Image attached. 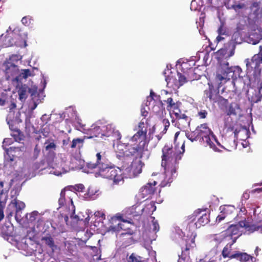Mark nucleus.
I'll return each instance as SVG.
<instances>
[{"instance_id":"35","label":"nucleus","mask_w":262,"mask_h":262,"mask_svg":"<svg viewBox=\"0 0 262 262\" xmlns=\"http://www.w3.org/2000/svg\"><path fill=\"white\" fill-rule=\"evenodd\" d=\"M83 139L81 138L74 139L72 142L71 147L79 149L83 146Z\"/></svg>"},{"instance_id":"26","label":"nucleus","mask_w":262,"mask_h":262,"mask_svg":"<svg viewBox=\"0 0 262 262\" xmlns=\"http://www.w3.org/2000/svg\"><path fill=\"white\" fill-rule=\"evenodd\" d=\"M251 256L246 253L236 252L230 255V258H235L241 262H246L249 260Z\"/></svg>"},{"instance_id":"45","label":"nucleus","mask_w":262,"mask_h":262,"mask_svg":"<svg viewBox=\"0 0 262 262\" xmlns=\"http://www.w3.org/2000/svg\"><path fill=\"white\" fill-rule=\"evenodd\" d=\"M154 96H157L156 94L153 92L152 91H150V96L147 97V101L146 102V106H148L150 105V103L152 102V104H154L155 103V101H153V98Z\"/></svg>"},{"instance_id":"53","label":"nucleus","mask_w":262,"mask_h":262,"mask_svg":"<svg viewBox=\"0 0 262 262\" xmlns=\"http://www.w3.org/2000/svg\"><path fill=\"white\" fill-rule=\"evenodd\" d=\"M21 21V23L25 26H29L31 23V18L29 16H25L22 18Z\"/></svg>"},{"instance_id":"28","label":"nucleus","mask_w":262,"mask_h":262,"mask_svg":"<svg viewBox=\"0 0 262 262\" xmlns=\"http://www.w3.org/2000/svg\"><path fill=\"white\" fill-rule=\"evenodd\" d=\"M232 239L231 243L227 244L222 251V254L224 258L229 257L230 258V255L231 254H230V253L231 250V246L236 242L237 237H232Z\"/></svg>"},{"instance_id":"27","label":"nucleus","mask_w":262,"mask_h":262,"mask_svg":"<svg viewBox=\"0 0 262 262\" xmlns=\"http://www.w3.org/2000/svg\"><path fill=\"white\" fill-rule=\"evenodd\" d=\"M5 150V164L10 166L12 165V163L14 161L15 158L17 157L16 155H14L13 152L8 151V148H4Z\"/></svg>"},{"instance_id":"60","label":"nucleus","mask_w":262,"mask_h":262,"mask_svg":"<svg viewBox=\"0 0 262 262\" xmlns=\"http://www.w3.org/2000/svg\"><path fill=\"white\" fill-rule=\"evenodd\" d=\"M178 119H181L182 121H185L186 123H189V121H188V117L184 114H181V118Z\"/></svg>"},{"instance_id":"20","label":"nucleus","mask_w":262,"mask_h":262,"mask_svg":"<svg viewBox=\"0 0 262 262\" xmlns=\"http://www.w3.org/2000/svg\"><path fill=\"white\" fill-rule=\"evenodd\" d=\"M13 180H11V182L7 184V186L5 189L1 190L0 192V207L5 208L7 200V192L11 187Z\"/></svg>"},{"instance_id":"41","label":"nucleus","mask_w":262,"mask_h":262,"mask_svg":"<svg viewBox=\"0 0 262 262\" xmlns=\"http://www.w3.org/2000/svg\"><path fill=\"white\" fill-rule=\"evenodd\" d=\"M13 137L14 138V140L16 142H17L21 144H22L23 143L21 142V141L24 140L25 137H24V135L19 130H16L13 134Z\"/></svg>"},{"instance_id":"36","label":"nucleus","mask_w":262,"mask_h":262,"mask_svg":"<svg viewBox=\"0 0 262 262\" xmlns=\"http://www.w3.org/2000/svg\"><path fill=\"white\" fill-rule=\"evenodd\" d=\"M234 209V206L231 205L222 206L220 207L221 213H223L226 215L231 213Z\"/></svg>"},{"instance_id":"49","label":"nucleus","mask_w":262,"mask_h":262,"mask_svg":"<svg viewBox=\"0 0 262 262\" xmlns=\"http://www.w3.org/2000/svg\"><path fill=\"white\" fill-rule=\"evenodd\" d=\"M13 140L11 138H8L4 139L3 142V145H2L3 149H4V148H7L6 147V146L11 145V144L13 143Z\"/></svg>"},{"instance_id":"6","label":"nucleus","mask_w":262,"mask_h":262,"mask_svg":"<svg viewBox=\"0 0 262 262\" xmlns=\"http://www.w3.org/2000/svg\"><path fill=\"white\" fill-rule=\"evenodd\" d=\"M244 228L247 231L250 233L253 232L255 231H258L260 233H262V225H256L251 224L249 221L245 220H241L237 224H232L229 225L227 229L222 232L223 235L226 237H232L233 235H237V238L242 235V231L241 229Z\"/></svg>"},{"instance_id":"40","label":"nucleus","mask_w":262,"mask_h":262,"mask_svg":"<svg viewBox=\"0 0 262 262\" xmlns=\"http://www.w3.org/2000/svg\"><path fill=\"white\" fill-rule=\"evenodd\" d=\"M247 213V210L244 205H242L241 204L240 207V211L237 214L236 217L237 218V220L238 219H241V220L247 221L246 219V217L245 216Z\"/></svg>"},{"instance_id":"52","label":"nucleus","mask_w":262,"mask_h":262,"mask_svg":"<svg viewBox=\"0 0 262 262\" xmlns=\"http://www.w3.org/2000/svg\"><path fill=\"white\" fill-rule=\"evenodd\" d=\"M74 189L77 191H78L81 194L83 193L84 192V191L83 190L84 189V186L83 184H77V185H76L74 187Z\"/></svg>"},{"instance_id":"37","label":"nucleus","mask_w":262,"mask_h":262,"mask_svg":"<svg viewBox=\"0 0 262 262\" xmlns=\"http://www.w3.org/2000/svg\"><path fill=\"white\" fill-rule=\"evenodd\" d=\"M183 64H186L188 66H195V61L194 60H188L185 58H182L177 61L176 66H182Z\"/></svg>"},{"instance_id":"4","label":"nucleus","mask_w":262,"mask_h":262,"mask_svg":"<svg viewBox=\"0 0 262 262\" xmlns=\"http://www.w3.org/2000/svg\"><path fill=\"white\" fill-rule=\"evenodd\" d=\"M90 134L91 138L112 136L115 139L120 140L121 138V134L116 129L115 125L105 120H99L93 124L90 129Z\"/></svg>"},{"instance_id":"19","label":"nucleus","mask_w":262,"mask_h":262,"mask_svg":"<svg viewBox=\"0 0 262 262\" xmlns=\"http://www.w3.org/2000/svg\"><path fill=\"white\" fill-rule=\"evenodd\" d=\"M22 56L17 54H12L7 58L4 66H17L21 62Z\"/></svg>"},{"instance_id":"61","label":"nucleus","mask_w":262,"mask_h":262,"mask_svg":"<svg viewBox=\"0 0 262 262\" xmlns=\"http://www.w3.org/2000/svg\"><path fill=\"white\" fill-rule=\"evenodd\" d=\"M141 114L143 117H146L148 114V112L146 110L144 107H142L141 109Z\"/></svg>"},{"instance_id":"54","label":"nucleus","mask_w":262,"mask_h":262,"mask_svg":"<svg viewBox=\"0 0 262 262\" xmlns=\"http://www.w3.org/2000/svg\"><path fill=\"white\" fill-rule=\"evenodd\" d=\"M55 148H56V145L53 142H51L50 143H49L46 146V149L47 150H54L55 149Z\"/></svg>"},{"instance_id":"39","label":"nucleus","mask_w":262,"mask_h":262,"mask_svg":"<svg viewBox=\"0 0 262 262\" xmlns=\"http://www.w3.org/2000/svg\"><path fill=\"white\" fill-rule=\"evenodd\" d=\"M239 110V107L236 104H231L228 111L227 115H236L238 111Z\"/></svg>"},{"instance_id":"13","label":"nucleus","mask_w":262,"mask_h":262,"mask_svg":"<svg viewBox=\"0 0 262 262\" xmlns=\"http://www.w3.org/2000/svg\"><path fill=\"white\" fill-rule=\"evenodd\" d=\"M249 17L254 23L257 22L262 17V10L260 8V3L254 2L250 7Z\"/></svg>"},{"instance_id":"24","label":"nucleus","mask_w":262,"mask_h":262,"mask_svg":"<svg viewBox=\"0 0 262 262\" xmlns=\"http://www.w3.org/2000/svg\"><path fill=\"white\" fill-rule=\"evenodd\" d=\"M246 66H250V64H253L254 66H259L262 63V54L258 53L255 54L251 58V61L249 59L245 60Z\"/></svg>"},{"instance_id":"44","label":"nucleus","mask_w":262,"mask_h":262,"mask_svg":"<svg viewBox=\"0 0 262 262\" xmlns=\"http://www.w3.org/2000/svg\"><path fill=\"white\" fill-rule=\"evenodd\" d=\"M188 248H186L184 251L182 250V254L181 255H179V258L178 260V262H182V261H184L187 257V255L188 254Z\"/></svg>"},{"instance_id":"25","label":"nucleus","mask_w":262,"mask_h":262,"mask_svg":"<svg viewBox=\"0 0 262 262\" xmlns=\"http://www.w3.org/2000/svg\"><path fill=\"white\" fill-rule=\"evenodd\" d=\"M144 163L140 160H135L131 164L133 170L137 177L142 172V169L144 166Z\"/></svg>"},{"instance_id":"12","label":"nucleus","mask_w":262,"mask_h":262,"mask_svg":"<svg viewBox=\"0 0 262 262\" xmlns=\"http://www.w3.org/2000/svg\"><path fill=\"white\" fill-rule=\"evenodd\" d=\"M43 81H41V83L43 85V88L42 90H39L38 91L37 87L36 85H32L31 88H29L28 93L30 94L31 96L32 97V99H37L38 100H41L43 99L45 96L43 95V89L46 88L47 83V79L46 77H45L43 75Z\"/></svg>"},{"instance_id":"31","label":"nucleus","mask_w":262,"mask_h":262,"mask_svg":"<svg viewBox=\"0 0 262 262\" xmlns=\"http://www.w3.org/2000/svg\"><path fill=\"white\" fill-rule=\"evenodd\" d=\"M26 150V147L23 143L19 146H13L8 148V151L11 152H13L16 156H20L21 154L24 152Z\"/></svg>"},{"instance_id":"64","label":"nucleus","mask_w":262,"mask_h":262,"mask_svg":"<svg viewBox=\"0 0 262 262\" xmlns=\"http://www.w3.org/2000/svg\"><path fill=\"white\" fill-rule=\"evenodd\" d=\"M75 114V120L76 121V123L79 125L80 127H81V120L79 118L78 116L76 114V113H74Z\"/></svg>"},{"instance_id":"55","label":"nucleus","mask_w":262,"mask_h":262,"mask_svg":"<svg viewBox=\"0 0 262 262\" xmlns=\"http://www.w3.org/2000/svg\"><path fill=\"white\" fill-rule=\"evenodd\" d=\"M133 233V231L132 230H129V231H126L123 230V231L120 233V235L122 236H131Z\"/></svg>"},{"instance_id":"32","label":"nucleus","mask_w":262,"mask_h":262,"mask_svg":"<svg viewBox=\"0 0 262 262\" xmlns=\"http://www.w3.org/2000/svg\"><path fill=\"white\" fill-rule=\"evenodd\" d=\"M156 210V207L153 202H150L147 204L142 209V212L146 214H150L153 213Z\"/></svg>"},{"instance_id":"56","label":"nucleus","mask_w":262,"mask_h":262,"mask_svg":"<svg viewBox=\"0 0 262 262\" xmlns=\"http://www.w3.org/2000/svg\"><path fill=\"white\" fill-rule=\"evenodd\" d=\"M245 7L244 4H239L238 5H233L232 6V8L233 9L236 11L239 9H243Z\"/></svg>"},{"instance_id":"2","label":"nucleus","mask_w":262,"mask_h":262,"mask_svg":"<svg viewBox=\"0 0 262 262\" xmlns=\"http://www.w3.org/2000/svg\"><path fill=\"white\" fill-rule=\"evenodd\" d=\"M97 161L96 163L86 162L82 169L84 172L90 173L93 172V170L98 167V171L95 173V177H101L103 178L113 180L115 184H118L123 181L121 170L117 169L106 161L105 158L100 152L96 154Z\"/></svg>"},{"instance_id":"29","label":"nucleus","mask_w":262,"mask_h":262,"mask_svg":"<svg viewBox=\"0 0 262 262\" xmlns=\"http://www.w3.org/2000/svg\"><path fill=\"white\" fill-rule=\"evenodd\" d=\"M29 87L26 84H21L19 88L18 93L19 99L21 101H24L27 98Z\"/></svg>"},{"instance_id":"16","label":"nucleus","mask_w":262,"mask_h":262,"mask_svg":"<svg viewBox=\"0 0 262 262\" xmlns=\"http://www.w3.org/2000/svg\"><path fill=\"white\" fill-rule=\"evenodd\" d=\"M157 184L156 181H154L153 183H148L140 189L139 196L142 199L147 198L146 199L149 198L150 196L154 194L156 188L155 186Z\"/></svg>"},{"instance_id":"47","label":"nucleus","mask_w":262,"mask_h":262,"mask_svg":"<svg viewBox=\"0 0 262 262\" xmlns=\"http://www.w3.org/2000/svg\"><path fill=\"white\" fill-rule=\"evenodd\" d=\"M250 197L249 193L247 191H245L243 194L242 198H241V203L242 204V205H245L246 201L249 199Z\"/></svg>"},{"instance_id":"14","label":"nucleus","mask_w":262,"mask_h":262,"mask_svg":"<svg viewBox=\"0 0 262 262\" xmlns=\"http://www.w3.org/2000/svg\"><path fill=\"white\" fill-rule=\"evenodd\" d=\"M232 67H218L216 72V80L221 82L223 80L230 79L229 74L233 72Z\"/></svg>"},{"instance_id":"58","label":"nucleus","mask_w":262,"mask_h":262,"mask_svg":"<svg viewBox=\"0 0 262 262\" xmlns=\"http://www.w3.org/2000/svg\"><path fill=\"white\" fill-rule=\"evenodd\" d=\"M17 67H15V66H13V67H7L6 69H5V72H6V74H8L9 71H14L15 70H16V68Z\"/></svg>"},{"instance_id":"63","label":"nucleus","mask_w":262,"mask_h":262,"mask_svg":"<svg viewBox=\"0 0 262 262\" xmlns=\"http://www.w3.org/2000/svg\"><path fill=\"white\" fill-rule=\"evenodd\" d=\"M13 229V227L11 225L8 227V230L7 231H5V233L7 235H11L12 234V230Z\"/></svg>"},{"instance_id":"1","label":"nucleus","mask_w":262,"mask_h":262,"mask_svg":"<svg viewBox=\"0 0 262 262\" xmlns=\"http://www.w3.org/2000/svg\"><path fill=\"white\" fill-rule=\"evenodd\" d=\"M144 124V122L142 120L139 124V130L129 138L128 143H123L120 140L116 139L114 148L119 159L124 160L125 157L129 155L136 158H148L149 152L146 140L147 130L142 127Z\"/></svg>"},{"instance_id":"57","label":"nucleus","mask_w":262,"mask_h":262,"mask_svg":"<svg viewBox=\"0 0 262 262\" xmlns=\"http://www.w3.org/2000/svg\"><path fill=\"white\" fill-rule=\"evenodd\" d=\"M207 112L205 110H203L198 113V116L201 119H204L206 117Z\"/></svg>"},{"instance_id":"62","label":"nucleus","mask_w":262,"mask_h":262,"mask_svg":"<svg viewBox=\"0 0 262 262\" xmlns=\"http://www.w3.org/2000/svg\"><path fill=\"white\" fill-rule=\"evenodd\" d=\"M226 217V214H224L223 213H221L220 214H219L217 218L216 221H218L219 222H221V221L223 220Z\"/></svg>"},{"instance_id":"50","label":"nucleus","mask_w":262,"mask_h":262,"mask_svg":"<svg viewBox=\"0 0 262 262\" xmlns=\"http://www.w3.org/2000/svg\"><path fill=\"white\" fill-rule=\"evenodd\" d=\"M162 123L164 126V128L162 133L163 134H164L166 133L167 130L170 125V123L169 120L167 119H163L162 120Z\"/></svg>"},{"instance_id":"10","label":"nucleus","mask_w":262,"mask_h":262,"mask_svg":"<svg viewBox=\"0 0 262 262\" xmlns=\"http://www.w3.org/2000/svg\"><path fill=\"white\" fill-rule=\"evenodd\" d=\"M205 210H201L198 209L194 212V213L189 216V223L193 222L195 217L200 215L198 217L197 222L195 223L196 228H200L202 226H204L207 224L209 222V215L205 212Z\"/></svg>"},{"instance_id":"23","label":"nucleus","mask_w":262,"mask_h":262,"mask_svg":"<svg viewBox=\"0 0 262 262\" xmlns=\"http://www.w3.org/2000/svg\"><path fill=\"white\" fill-rule=\"evenodd\" d=\"M208 89L204 91V99L205 101L209 100L210 101H214L215 98L214 97L213 91H214V87L213 85L210 83H208Z\"/></svg>"},{"instance_id":"7","label":"nucleus","mask_w":262,"mask_h":262,"mask_svg":"<svg viewBox=\"0 0 262 262\" xmlns=\"http://www.w3.org/2000/svg\"><path fill=\"white\" fill-rule=\"evenodd\" d=\"M28 34L21 30L14 29L5 37L3 46L5 47L16 46L25 48L27 46Z\"/></svg>"},{"instance_id":"8","label":"nucleus","mask_w":262,"mask_h":262,"mask_svg":"<svg viewBox=\"0 0 262 262\" xmlns=\"http://www.w3.org/2000/svg\"><path fill=\"white\" fill-rule=\"evenodd\" d=\"M198 133H199V137L201 140L206 143V145L209 146L215 151H220L215 146L213 142H215L219 146L223 148V146L217 140L215 135L212 131L209 128L206 124H203L198 126L196 128Z\"/></svg>"},{"instance_id":"33","label":"nucleus","mask_w":262,"mask_h":262,"mask_svg":"<svg viewBox=\"0 0 262 262\" xmlns=\"http://www.w3.org/2000/svg\"><path fill=\"white\" fill-rule=\"evenodd\" d=\"M113 221L117 222L115 225H112L110 226V230L114 232L119 231L120 230L122 229L123 224L121 222L116 218H112Z\"/></svg>"},{"instance_id":"38","label":"nucleus","mask_w":262,"mask_h":262,"mask_svg":"<svg viewBox=\"0 0 262 262\" xmlns=\"http://www.w3.org/2000/svg\"><path fill=\"white\" fill-rule=\"evenodd\" d=\"M185 134L186 137L189 140H190L191 142H193L197 140V138L199 137V133H198V131L196 129L194 131L191 133L188 132H186Z\"/></svg>"},{"instance_id":"30","label":"nucleus","mask_w":262,"mask_h":262,"mask_svg":"<svg viewBox=\"0 0 262 262\" xmlns=\"http://www.w3.org/2000/svg\"><path fill=\"white\" fill-rule=\"evenodd\" d=\"M33 71H31L29 69H24L21 70V72L19 74L16 76L15 78V80L17 82L20 81L22 79H26L29 76H32L34 74L32 73Z\"/></svg>"},{"instance_id":"17","label":"nucleus","mask_w":262,"mask_h":262,"mask_svg":"<svg viewBox=\"0 0 262 262\" xmlns=\"http://www.w3.org/2000/svg\"><path fill=\"white\" fill-rule=\"evenodd\" d=\"M100 194L99 190L93 186H90L86 193L83 194H80L79 196L83 199L89 200H94L96 199Z\"/></svg>"},{"instance_id":"43","label":"nucleus","mask_w":262,"mask_h":262,"mask_svg":"<svg viewBox=\"0 0 262 262\" xmlns=\"http://www.w3.org/2000/svg\"><path fill=\"white\" fill-rule=\"evenodd\" d=\"M38 212L37 211H34L32 212L31 213L28 214L26 217L28 220L29 222H32L36 220V217L38 216Z\"/></svg>"},{"instance_id":"34","label":"nucleus","mask_w":262,"mask_h":262,"mask_svg":"<svg viewBox=\"0 0 262 262\" xmlns=\"http://www.w3.org/2000/svg\"><path fill=\"white\" fill-rule=\"evenodd\" d=\"M42 240L46 244L51 248L53 251H54V249L56 247L54 244L53 238L51 236H44L42 237Z\"/></svg>"},{"instance_id":"15","label":"nucleus","mask_w":262,"mask_h":262,"mask_svg":"<svg viewBox=\"0 0 262 262\" xmlns=\"http://www.w3.org/2000/svg\"><path fill=\"white\" fill-rule=\"evenodd\" d=\"M178 72L176 67H166V69L164 70L163 74L168 87L172 86V83H173V80H174V78L178 75Z\"/></svg>"},{"instance_id":"46","label":"nucleus","mask_w":262,"mask_h":262,"mask_svg":"<svg viewBox=\"0 0 262 262\" xmlns=\"http://www.w3.org/2000/svg\"><path fill=\"white\" fill-rule=\"evenodd\" d=\"M258 209L259 207H257L256 209H254L253 211L254 220L256 222H260L261 221L259 216L260 212L258 210Z\"/></svg>"},{"instance_id":"18","label":"nucleus","mask_w":262,"mask_h":262,"mask_svg":"<svg viewBox=\"0 0 262 262\" xmlns=\"http://www.w3.org/2000/svg\"><path fill=\"white\" fill-rule=\"evenodd\" d=\"M44 163L45 161H41L39 166H37V165H35V168H40L41 170H46V172H48L49 173H53L56 176L60 175L62 173H66L67 172V170H64L63 168H62L61 170H58L55 169V167H52V165H51L49 163L48 164L47 167H43V166H41V165H42L43 166L44 165Z\"/></svg>"},{"instance_id":"11","label":"nucleus","mask_w":262,"mask_h":262,"mask_svg":"<svg viewBox=\"0 0 262 262\" xmlns=\"http://www.w3.org/2000/svg\"><path fill=\"white\" fill-rule=\"evenodd\" d=\"M250 76L254 78L258 90L262 89V69L260 67H246Z\"/></svg>"},{"instance_id":"22","label":"nucleus","mask_w":262,"mask_h":262,"mask_svg":"<svg viewBox=\"0 0 262 262\" xmlns=\"http://www.w3.org/2000/svg\"><path fill=\"white\" fill-rule=\"evenodd\" d=\"M186 81L185 76L178 72V75L174 78V80H173V83H172V86H170L169 88H172L174 90L178 89Z\"/></svg>"},{"instance_id":"5","label":"nucleus","mask_w":262,"mask_h":262,"mask_svg":"<svg viewBox=\"0 0 262 262\" xmlns=\"http://www.w3.org/2000/svg\"><path fill=\"white\" fill-rule=\"evenodd\" d=\"M73 193L72 192L69 191L66 194L65 189L62 190L58 203L60 207L66 206V212L64 214V220L67 224H69L70 218L71 220V224L74 225L79 221H82L83 219H80L79 215L75 214V208L71 198Z\"/></svg>"},{"instance_id":"9","label":"nucleus","mask_w":262,"mask_h":262,"mask_svg":"<svg viewBox=\"0 0 262 262\" xmlns=\"http://www.w3.org/2000/svg\"><path fill=\"white\" fill-rule=\"evenodd\" d=\"M25 204L16 198L14 199L9 204L7 212L8 216H11L15 214V218L16 220H20L21 211L25 208Z\"/></svg>"},{"instance_id":"42","label":"nucleus","mask_w":262,"mask_h":262,"mask_svg":"<svg viewBox=\"0 0 262 262\" xmlns=\"http://www.w3.org/2000/svg\"><path fill=\"white\" fill-rule=\"evenodd\" d=\"M150 218L152 219L151 228L152 229L154 232L157 233L159 230L160 228L158 222L155 220V217L151 216Z\"/></svg>"},{"instance_id":"59","label":"nucleus","mask_w":262,"mask_h":262,"mask_svg":"<svg viewBox=\"0 0 262 262\" xmlns=\"http://www.w3.org/2000/svg\"><path fill=\"white\" fill-rule=\"evenodd\" d=\"M37 99H32L33 100V101H34V104H33V106H32L31 108V111H33L34 110H35L39 102H40L41 101V100H38V101H37Z\"/></svg>"},{"instance_id":"48","label":"nucleus","mask_w":262,"mask_h":262,"mask_svg":"<svg viewBox=\"0 0 262 262\" xmlns=\"http://www.w3.org/2000/svg\"><path fill=\"white\" fill-rule=\"evenodd\" d=\"M141 257H136L133 253L128 257V262H142Z\"/></svg>"},{"instance_id":"21","label":"nucleus","mask_w":262,"mask_h":262,"mask_svg":"<svg viewBox=\"0 0 262 262\" xmlns=\"http://www.w3.org/2000/svg\"><path fill=\"white\" fill-rule=\"evenodd\" d=\"M120 169L121 170L123 179L124 178H133L136 177L131 165L129 166H127L126 164H124L120 168Z\"/></svg>"},{"instance_id":"3","label":"nucleus","mask_w":262,"mask_h":262,"mask_svg":"<svg viewBox=\"0 0 262 262\" xmlns=\"http://www.w3.org/2000/svg\"><path fill=\"white\" fill-rule=\"evenodd\" d=\"M185 145L181 146L182 152L177 153L168 145H165L162 149L161 166L164 170V178L161 182V187H165L170 184L173 178L176 177L177 168L179 162L181 160L182 155L185 151Z\"/></svg>"},{"instance_id":"51","label":"nucleus","mask_w":262,"mask_h":262,"mask_svg":"<svg viewBox=\"0 0 262 262\" xmlns=\"http://www.w3.org/2000/svg\"><path fill=\"white\" fill-rule=\"evenodd\" d=\"M261 96L259 95V93H258L252 97L251 102L253 103H258L261 101Z\"/></svg>"}]
</instances>
